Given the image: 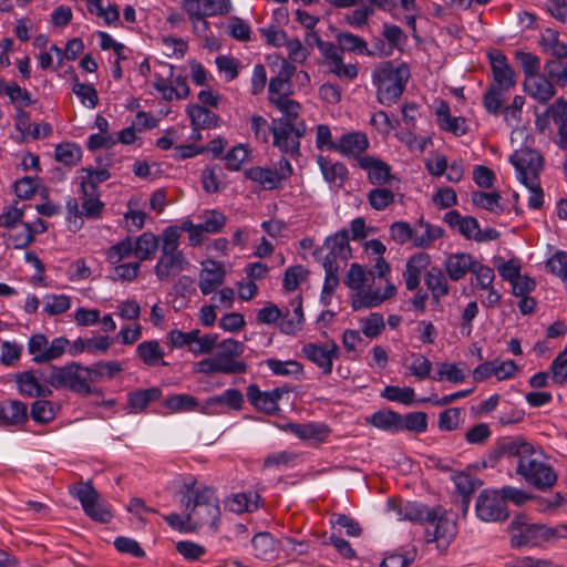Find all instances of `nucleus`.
<instances>
[{"mask_svg": "<svg viewBox=\"0 0 567 567\" xmlns=\"http://www.w3.org/2000/svg\"><path fill=\"white\" fill-rule=\"evenodd\" d=\"M177 494L193 530L204 526L216 529L220 507L212 487L198 484L196 478L189 477L183 482Z\"/></svg>", "mask_w": 567, "mask_h": 567, "instance_id": "f257e3e1", "label": "nucleus"}, {"mask_svg": "<svg viewBox=\"0 0 567 567\" xmlns=\"http://www.w3.org/2000/svg\"><path fill=\"white\" fill-rule=\"evenodd\" d=\"M410 79V69L405 63L386 61L378 65L372 73L377 86L378 101L383 105L395 103L402 95Z\"/></svg>", "mask_w": 567, "mask_h": 567, "instance_id": "f03ea898", "label": "nucleus"}, {"mask_svg": "<svg viewBox=\"0 0 567 567\" xmlns=\"http://www.w3.org/2000/svg\"><path fill=\"white\" fill-rule=\"evenodd\" d=\"M42 381L54 389H65L76 394L87 396L96 393L91 386L89 367L79 362L65 365H50L47 372H40Z\"/></svg>", "mask_w": 567, "mask_h": 567, "instance_id": "7ed1b4c3", "label": "nucleus"}, {"mask_svg": "<svg viewBox=\"0 0 567 567\" xmlns=\"http://www.w3.org/2000/svg\"><path fill=\"white\" fill-rule=\"evenodd\" d=\"M189 266L185 254L178 246L176 229L165 228L162 233V245L154 274L159 281H169L177 277Z\"/></svg>", "mask_w": 567, "mask_h": 567, "instance_id": "20e7f679", "label": "nucleus"}, {"mask_svg": "<svg viewBox=\"0 0 567 567\" xmlns=\"http://www.w3.org/2000/svg\"><path fill=\"white\" fill-rule=\"evenodd\" d=\"M525 460L517 463L516 474L538 489L551 487L557 480L554 470L542 460V454L533 449Z\"/></svg>", "mask_w": 567, "mask_h": 567, "instance_id": "39448f33", "label": "nucleus"}, {"mask_svg": "<svg viewBox=\"0 0 567 567\" xmlns=\"http://www.w3.org/2000/svg\"><path fill=\"white\" fill-rule=\"evenodd\" d=\"M306 132L307 125L305 122L272 121V145L282 154L297 157L301 154L300 140Z\"/></svg>", "mask_w": 567, "mask_h": 567, "instance_id": "423d86ee", "label": "nucleus"}, {"mask_svg": "<svg viewBox=\"0 0 567 567\" xmlns=\"http://www.w3.org/2000/svg\"><path fill=\"white\" fill-rule=\"evenodd\" d=\"M70 492L80 501L84 513L93 520L107 523L112 519L111 508L101 499L99 492L93 487L91 481L80 482L71 487Z\"/></svg>", "mask_w": 567, "mask_h": 567, "instance_id": "0eeeda50", "label": "nucleus"}, {"mask_svg": "<svg viewBox=\"0 0 567 567\" xmlns=\"http://www.w3.org/2000/svg\"><path fill=\"white\" fill-rule=\"evenodd\" d=\"M174 66L167 63H159L155 72L154 87L166 101L174 99H186L189 95V86L186 78L176 76L173 79Z\"/></svg>", "mask_w": 567, "mask_h": 567, "instance_id": "6e6552de", "label": "nucleus"}, {"mask_svg": "<svg viewBox=\"0 0 567 567\" xmlns=\"http://www.w3.org/2000/svg\"><path fill=\"white\" fill-rule=\"evenodd\" d=\"M509 162L515 167L522 184L537 186L538 175L544 166L543 156L537 151L532 148L518 150L509 157Z\"/></svg>", "mask_w": 567, "mask_h": 567, "instance_id": "1a4fd4ad", "label": "nucleus"}, {"mask_svg": "<svg viewBox=\"0 0 567 567\" xmlns=\"http://www.w3.org/2000/svg\"><path fill=\"white\" fill-rule=\"evenodd\" d=\"M456 535V523L445 509L435 507L426 523V540L435 542L437 548H446Z\"/></svg>", "mask_w": 567, "mask_h": 567, "instance_id": "9d476101", "label": "nucleus"}, {"mask_svg": "<svg viewBox=\"0 0 567 567\" xmlns=\"http://www.w3.org/2000/svg\"><path fill=\"white\" fill-rule=\"evenodd\" d=\"M476 516L486 523L504 522L508 518L507 505L498 491L484 489L475 504Z\"/></svg>", "mask_w": 567, "mask_h": 567, "instance_id": "9b49d317", "label": "nucleus"}, {"mask_svg": "<svg viewBox=\"0 0 567 567\" xmlns=\"http://www.w3.org/2000/svg\"><path fill=\"white\" fill-rule=\"evenodd\" d=\"M508 529L512 533L511 543L514 547L538 546L546 543V525L527 524L517 517L509 523Z\"/></svg>", "mask_w": 567, "mask_h": 567, "instance_id": "f8f14e48", "label": "nucleus"}, {"mask_svg": "<svg viewBox=\"0 0 567 567\" xmlns=\"http://www.w3.org/2000/svg\"><path fill=\"white\" fill-rule=\"evenodd\" d=\"M303 355L326 375L331 374L333 360L339 357V347L334 341H327L323 344L307 343L302 347Z\"/></svg>", "mask_w": 567, "mask_h": 567, "instance_id": "ddd939ff", "label": "nucleus"}, {"mask_svg": "<svg viewBox=\"0 0 567 567\" xmlns=\"http://www.w3.org/2000/svg\"><path fill=\"white\" fill-rule=\"evenodd\" d=\"M217 347L218 352L215 357L220 365L227 367L224 373L236 374L247 371V365L244 361L235 360L244 353L245 344L243 342L235 339H225Z\"/></svg>", "mask_w": 567, "mask_h": 567, "instance_id": "4468645a", "label": "nucleus"}, {"mask_svg": "<svg viewBox=\"0 0 567 567\" xmlns=\"http://www.w3.org/2000/svg\"><path fill=\"white\" fill-rule=\"evenodd\" d=\"M289 390L286 386L276 388L271 391H261L258 385L250 384L247 388V399L250 404L260 412L275 414L279 411L278 401Z\"/></svg>", "mask_w": 567, "mask_h": 567, "instance_id": "2eb2a0df", "label": "nucleus"}, {"mask_svg": "<svg viewBox=\"0 0 567 567\" xmlns=\"http://www.w3.org/2000/svg\"><path fill=\"white\" fill-rule=\"evenodd\" d=\"M244 402L243 393L237 389H227L220 395L206 399L200 406V413L216 415L223 413L225 406L240 410Z\"/></svg>", "mask_w": 567, "mask_h": 567, "instance_id": "dca6fc26", "label": "nucleus"}, {"mask_svg": "<svg viewBox=\"0 0 567 567\" xmlns=\"http://www.w3.org/2000/svg\"><path fill=\"white\" fill-rule=\"evenodd\" d=\"M369 140L362 132H349L340 136L336 145H331L332 151L339 152L342 156L348 158H362V154L369 147Z\"/></svg>", "mask_w": 567, "mask_h": 567, "instance_id": "f3484780", "label": "nucleus"}, {"mask_svg": "<svg viewBox=\"0 0 567 567\" xmlns=\"http://www.w3.org/2000/svg\"><path fill=\"white\" fill-rule=\"evenodd\" d=\"M491 68L494 82L491 86L509 91L516 84L515 72L508 64L507 58L501 53H489Z\"/></svg>", "mask_w": 567, "mask_h": 567, "instance_id": "a211bd4d", "label": "nucleus"}, {"mask_svg": "<svg viewBox=\"0 0 567 567\" xmlns=\"http://www.w3.org/2000/svg\"><path fill=\"white\" fill-rule=\"evenodd\" d=\"M41 371H38L39 378L33 371H24L16 375L18 389L22 395L29 398H47L52 395L51 385L40 381L42 377Z\"/></svg>", "mask_w": 567, "mask_h": 567, "instance_id": "6ab92c4d", "label": "nucleus"}, {"mask_svg": "<svg viewBox=\"0 0 567 567\" xmlns=\"http://www.w3.org/2000/svg\"><path fill=\"white\" fill-rule=\"evenodd\" d=\"M323 249L329 252L323 257L322 261L338 262V259L348 260L351 257V248L349 245V234L347 229H342L334 235L328 237L323 247L316 251L315 255L320 254Z\"/></svg>", "mask_w": 567, "mask_h": 567, "instance_id": "aec40b11", "label": "nucleus"}, {"mask_svg": "<svg viewBox=\"0 0 567 567\" xmlns=\"http://www.w3.org/2000/svg\"><path fill=\"white\" fill-rule=\"evenodd\" d=\"M359 167L367 171L368 179L373 185L384 186L394 179L390 165L374 156L359 158Z\"/></svg>", "mask_w": 567, "mask_h": 567, "instance_id": "412c9836", "label": "nucleus"}, {"mask_svg": "<svg viewBox=\"0 0 567 567\" xmlns=\"http://www.w3.org/2000/svg\"><path fill=\"white\" fill-rule=\"evenodd\" d=\"M430 255L423 251L413 255L406 261L403 279L408 290L412 291L417 289L421 280V274L430 266Z\"/></svg>", "mask_w": 567, "mask_h": 567, "instance_id": "4be33fe9", "label": "nucleus"}, {"mask_svg": "<svg viewBox=\"0 0 567 567\" xmlns=\"http://www.w3.org/2000/svg\"><path fill=\"white\" fill-rule=\"evenodd\" d=\"M225 280V270L223 266L214 260H207L203 264L199 274V289L203 295H209L221 286Z\"/></svg>", "mask_w": 567, "mask_h": 567, "instance_id": "5701e85b", "label": "nucleus"}, {"mask_svg": "<svg viewBox=\"0 0 567 567\" xmlns=\"http://www.w3.org/2000/svg\"><path fill=\"white\" fill-rule=\"evenodd\" d=\"M525 92L539 103H547L556 94V89L544 74H537L524 80Z\"/></svg>", "mask_w": 567, "mask_h": 567, "instance_id": "b1692460", "label": "nucleus"}, {"mask_svg": "<svg viewBox=\"0 0 567 567\" xmlns=\"http://www.w3.org/2000/svg\"><path fill=\"white\" fill-rule=\"evenodd\" d=\"M28 420L27 404L18 400L0 402V426H17Z\"/></svg>", "mask_w": 567, "mask_h": 567, "instance_id": "393cba45", "label": "nucleus"}, {"mask_svg": "<svg viewBox=\"0 0 567 567\" xmlns=\"http://www.w3.org/2000/svg\"><path fill=\"white\" fill-rule=\"evenodd\" d=\"M476 259L467 252H455L449 255L444 260V269L449 278L458 281L471 272Z\"/></svg>", "mask_w": 567, "mask_h": 567, "instance_id": "a878e982", "label": "nucleus"}, {"mask_svg": "<svg viewBox=\"0 0 567 567\" xmlns=\"http://www.w3.org/2000/svg\"><path fill=\"white\" fill-rule=\"evenodd\" d=\"M426 288L430 290L433 301L440 302L441 298L450 292V285L443 270L432 267L424 277Z\"/></svg>", "mask_w": 567, "mask_h": 567, "instance_id": "bb28decb", "label": "nucleus"}, {"mask_svg": "<svg viewBox=\"0 0 567 567\" xmlns=\"http://www.w3.org/2000/svg\"><path fill=\"white\" fill-rule=\"evenodd\" d=\"M533 449L534 446L526 441L507 439L497 445L495 454L496 457L517 458L518 463L529 456Z\"/></svg>", "mask_w": 567, "mask_h": 567, "instance_id": "cd10ccee", "label": "nucleus"}, {"mask_svg": "<svg viewBox=\"0 0 567 567\" xmlns=\"http://www.w3.org/2000/svg\"><path fill=\"white\" fill-rule=\"evenodd\" d=\"M162 235L159 237L152 233H143L133 243L134 256L143 261L154 257L156 250L161 249Z\"/></svg>", "mask_w": 567, "mask_h": 567, "instance_id": "c85d7f7f", "label": "nucleus"}, {"mask_svg": "<svg viewBox=\"0 0 567 567\" xmlns=\"http://www.w3.org/2000/svg\"><path fill=\"white\" fill-rule=\"evenodd\" d=\"M260 495L258 493L243 492L233 494L227 501L226 506L236 514L254 512L259 507Z\"/></svg>", "mask_w": 567, "mask_h": 567, "instance_id": "c756f323", "label": "nucleus"}, {"mask_svg": "<svg viewBox=\"0 0 567 567\" xmlns=\"http://www.w3.org/2000/svg\"><path fill=\"white\" fill-rule=\"evenodd\" d=\"M83 195L82 215L86 218H99L103 212L104 204L99 199L97 192L90 184H81Z\"/></svg>", "mask_w": 567, "mask_h": 567, "instance_id": "7c9ffc66", "label": "nucleus"}, {"mask_svg": "<svg viewBox=\"0 0 567 567\" xmlns=\"http://www.w3.org/2000/svg\"><path fill=\"white\" fill-rule=\"evenodd\" d=\"M317 163L320 167L322 176L327 183H336L337 181L342 184L348 177V169L344 164L340 162H331L329 158L319 155Z\"/></svg>", "mask_w": 567, "mask_h": 567, "instance_id": "2f4dec72", "label": "nucleus"}, {"mask_svg": "<svg viewBox=\"0 0 567 567\" xmlns=\"http://www.w3.org/2000/svg\"><path fill=\"white\" fill-rule=\"evenodd\" d=\"M543 50L556 59L567 58V43L559 40V33L553 29H546L539 40Z\"/></svg>", "mask_w": 567, "mask_h": 567, "instance_id": "473e14b6", "label": "nucleus"}, {"mask_svg": "<svg viewBox=\"0 0 567 567\" xmlns=\"http://www.w3.org/2000/svg\"><path fill=\"white\" fill-rule=\"evenodd\" d=\"M187 114L195 131L215 127L218 122L217 114L198 104L189 105Z\"/></svg>", "mask_w": 567, "mask_h": 567, "instance_id": "72a5a7b5", "label": "nucleus"}, {"mask_svg": "<svg viewBox=\"0 0 567 567\" xmlns=\"http://www.w3.org/2000/svg\"><path fill=\"white\" fill-rule=\"evenodd\" d=\"M248 179L261 185L265 189H276L280 187L277 172L271 168L255 166L245 172Z\"/></svg>", "mask_w": 567, "mask_h": 567, "instance_id": "f704fd0d", "label": "nucleus"}, {"mask_svg": "<svg viewBox=\"0 0 567 567\" xmlns=\"http://www.w3.org/2000/svg\"><path fill=\"white\" fill-rule=\"evenodd\" d=\"M414 228V246L420 248L429 247L434 240L443 235V229L441 227L431 225L422 219Z\"/></svg>", "mask_w": 567, "mask_h": 567, "instance_id": "c9c22d12", "label": "nucleus"}, {"mask_svg": "<svg viewBox=\"0 0 567 567\" xmlns=\"http://www.w3.org/2000/svg\"><path fill=\"white\" fill-rule=\"evenodd\" d=\"M138 358L147 365L154 367L159 361L163 365L167 363L163 361L164 351L162 350L159 342L156 340L144 341L136 348Z\"/></svg>", "mask_w": 567, "mask_h": 567, "instance_id": "e433bc0d", "label": "nucleus"}, {"mask_svg": "<svg viewBox=\"0 0 567 567\" xmlns=\"http://www.w3.org/2000/svg\"><path fill=\"white\" fill-rule=\"evenodd\" d=\"M164 405L166 409L174 413L190 411L200 412L202 406L195 396L186 393L175 394L167 398L164 402Z\"/></svg>", "mask_w": 567, "mask_h": 567, "instance_id": "4c0bfd02", "label": "nucleus"}, {"mask_svg": "<svg viewBox=\"0 0 567 567\" xmlns=\"http://www.w3.org/2000/svg\"><path fill=\"white\" fill-rule=\"evenodd\" d=\"M337 43L342 51L355 52L359 54L371 55L368 43L361 38L350 32H338L336 34Z\"/></svg>", "mask_w": 567, "mask_h": 567, "instance_id": "58836bf2", "label": "nucleus"}, {"mask_svg": "<svg viewBox=\"0 0 567 567\" xmlns=\"http://www.w3.org/2000/svg\"><path fill=\"white\" fill-rule=\"evenodd\" d=\"M256 557L269 560L276 555V543L269 533H258L251 539Z\"/></svg>", "mask_w": 567, "mask_h": 567, "instance_id": "ea45409f", "label": "nucleus"}, {"mask_svg": "<svg viewBox=\"0 0 567 567\" xmlns=\"http://www.w3.org/2000/svg\"><path fill=\"white\" fill-rule=\"evenodd\" d=\"M162 392L158 388H151L132 392L128 395L130 408L135 413L142 412L151 402L158 400Z\"/></svg>", "mask_w": 567, "mask_h": 567, "instance_id": "a19ab883", "label": "nucleus"}, {"mask_svg": "<svg viewBox=\"0 0 567 567\" xmlns=\"http://www.w3.org/2000/svg\"><path fill=\"white\" fill-rule=\"evenodd\" d=\"M272 104L282 113V117L276 118L275 121H287L288 123L305 122L299 118L301 105L289 99L288 96L272 97Z\"/></svg>", "mask_w": 567, "mask_h": 567, "instance_id": "79ce46f5", "label": "nucleus"}, {"mask_svg": "<svg viewBox=\"0 0 567 567\" xmlns=\"http://www.w3.org/2000/svg\"><path fill=\"white\" fill-rule=\"evenodd\" d=\"M370 422L373 426L383 431L399 432L401 414L391 410H382L371 415Z\"/></svg>", "mask_w": 567, "mask_h": 567, "instance_id": "37998d69", "label": "nucleus"}, {"mask_svg": "<svg viewBox=\"0 0 567 567\" xmlns=\"http://www.w3.org/2000/svg\"><path fill=\"white\" fill-rule=\"evenodd\" d=\"M453 480L457 491L462 495V504L465 514L470 506V496L481 485V482L477 478H474L472 475L465 473L456 474Z\"/></svg>", "mask_w": 567, "mask_h": 567, "instance_id": "c03bdc74", "label": "nucleus"}, {"mask_svg": "<svg viewBox=\"0 0 567 567\" xmlns=\"http://www.w3.org/2000/svg\"><path fill=\"white\" fill-rule=\"evenodd\" d=\"M87 367L91 383L100 382L104 378L112 379L123 370L121 363L117 361H100Z\"/></svg>", "mask_w": 567, "mask_h": 567, "instance_id": "a18cd8bd", "label": "nucleus"}, {"mask_svg": "<svg viewBox=\"0 0 567 567\" xmlns=\"http://www.w3.org/2000/svg\"><path fill=\"white\" fill-rule=\"evenodd\" d=\"M367 199L374 210L381 212L394 203L395 194L388 187L379 186L368 193Z\"/></svg>", "mask_w": 567, "mask_h": 567, "instance_id": "49530a36", "label": "nucleus"}, {"mask_svg": "<svg viewBox=\"0 0 567 567\" xmlns=\"http://www.w3.org/2000/svg\"><path fill=\"white\" fill-rule=\"evenodd\" d=\"M471 274L473 287L481 290L489 289L495 279L494 270L477 260H475Z\"/></svg>", "mask_w": 567, "mask_h": 567, "instance_id": "de8ad7c7", "label": "nucleus"}, {"mask_svg": "<svg viewBox=\"0 0 567 567\" xmlns=\"http://www.w3.org/2000/svg\"><path fill=\"white\" fill-rule=\"evenodd\" d=\"M507 92V90L489 85L483 96V104L486 111L493 115H497L499 112H502Z\"/></svg>", "mask_w": 567, "mask_h": 567, "instance_id": "09e8293b", "label": "nucleus"}, {"mask_svg": "<svg viewBox=\"0 0 567 567\" xmlns=\"http://www.w3.org/2000/svg\"><path fill=\"white\" fill-rule=\"evenodd\" d=\"M501 195L498 193H484V192H473L472 193V202L477 207L489 210L492 213H501L504 210L503 205L501 204Z\"/></svg>", "mask_w": 567, "mask_h": 567, "instance_id": "8fccbe9b", "label": "nucleus"}, {"mask_svg": "<svg viewBox=\"0 0 567 567\" xmlns=\"http://www.w3.org/2000/svg\"><path fill=\"white\" fill-rule=\"evenodd\" d=\"M383 296L380 289H372L369 288L365 291H359L353 298H352V308L353 310H360L364 308H373L382 303Z\"/></svg>", "mask_w": 567, "mask_h": 567, "instance_id": "3c124183", "label": "nucleus"}, {"mask_svg": "<svg viewBox=\"0 0 567 567\" xmlns=\"http://www.w3.org/2000/svg\"><path fill=\"white\" fill-rule=\"evenodd\" d=\"M34 239V231L29 223H22L20 228H12L8 235L9 245L13 248H24Z\"/></svg>", "mask_w": 567, "mask_h": 567, "instance_id": "603ef678", "label": "nucleus"}, {"mask_svg": "<svg viewBox=\"0 0 567 567\" xmlns=\"http://www.w3.org/2000/svg\"><path fill=\"white\" fill-rule=\"evenodd\" d=\"M30 414L37 423H50L55 417V408L51 401L38 400L31 404Z\"/></svg>", "mask_w": 567, "mask_h": 567, "instance_id": "864d4df0", "label": "nucleus"}, {"mask_svg": "<svg viewBox=\"0 0 567 567\" xmlns=\"http://www.w3.org/2000/svg\"><path fill=\"white\" fill-rule=\"evenodd\" d=\"M49 341L44 334L38 333L30 337L28 341V351L33 357L35 363L48 362Z\"/></svg>", "mask_w": 567, "mask_h": 567, "instance_id": "5fc2aeb1", "label": "nucleus"}, {"mask_svg": "<svg viewBox=\"0 0 567 567\" xmlns=\"http://www.w3.org/2000/svg\"><path fill=\"white\" fill-rule=\"evenodd\" d=\"M265 363L276 375L288 377L302 372V365L295 360L280 361L278 359L270 358L267 359Z\"/></svg>", "mask_w": 567, "mask_h": 567, "instance_id": "6e6d98bb", "label": "nucleus"}, {"mask_svg": "<svg viewBox=\"0 0 567 567\" xmlns=\"http://www.w3.org/2000/svg\"><path fill=\"white\" fill-rule=\"evenodd\" d=\"M55 159L68 166L76 165L81 159V148L73 143L59 144L54 152Z\"/></svg>", "mask_w": 567, "mask_h": 567, "instance_id": "4d7b16f0", "label": "nucleus"}, {"mask_svg": "<svg viewBox=\"0 0 567 567\" xmlns=\"http://www.w3.org/2000/svg\"><path fill=\"white\" fill-rule=\"evenodd\" d=\"M384 399L410 405L414 401V390L410 386L386 385L381 394Z\"/></svg>", "mask_w": 567, "mask_h": 567, "instance_id": "13d9d810", "label": "nucleus"}, {"mask_svg": "<svg viewBox=\"0 0 567 567\" xmlns=\"http://www.w3.org/2000/svg\"><path fill=\"white\" fill-rule=\"evenodd\" d=\"M426 414L424 412H411L401 415L400 431L408 430L411 432L422 433L427 427Z\"/></svg>", "mask_w": 567, "mask_h": 567, "instance_id": "bf43d9fd", "label": "nucleus"}, {"mask_svg": "<svg viewBox=\"0 0 567 567\" xmlns=\"http://www.w3.org/2000/svg\"><path fill=\"white\" fill-rule=\"evenodd\" d=\"M44 300L43 310L50 316L64 313L71 307V300L65 295H48Z\"/></svg>", "mask_w": 567, "mask_h": 567, "instance_id": "052dcab7", "label": "nucleus"}, {"mask_svg": "<svg viewBox=\"0 0 567 567\" xmlns=\"http://www.w3.org/2000/svg\"><path fill=\"white\" fill-rule=\"evenodd\" d=\"M72 91L84 105L93 109L99 104V95L93 85L81 83L76 79L73 84Z\"/></svg>", "mask_w": 567, "mask_h": 567, "instance_id": "680f3d73", "label": "nucleus"}, {"mask_svg": "<svg viewBox=\"0 0 567 567\" xmlns=\"http://www.w3.org/2000/svg\"><path fill=\"white\" fill-rule=\"evenodd\" d=\"M515 58L524 71L525 79L539 74L540 60L537 55L525 51H517Z\"/></svg>", "mask_w": 567, "mask_h": 567, "instance_id": "e2e57ef3", "label": "nucleus"}, {"mask_svg": "<svg viewBox=\"0 0 567 567\" xmlns=\"http://www.w3.org/2000/svg\"><path fill=\"white\" fill-rule=\"evenodd\" d=\"M132 254H134L133 241L130 237H127V238L123 239L122 241L110 247L106 256H107V260L111 264L116 265L121 260L130 257Z\"/></svg>", "mask_w": 567, "mask_h": 567, "instance_id": "0e129e2a", "label": "nucleus"}, {"mask_svg": "<svg viewBox=\"0 0 567 567\" xmlns=\"http://www.w3.org/2000/svg\"><path fill=\"white\" fill-rule=\"evenodd\" d=\"M309 271L301 265L289 267L285 271L284 288L287 291L296 290L299 285L307 278Z\"/></svg>", "mask_w": 567, "mask_h": 567, "instance_id": "69168bd1", "label": "nucleus"}, {"mask_svg": "<svg viewBox=\"0 0 567 567\" xmlns=\"http://www.w3.org/2000/svg\"><path fill=\"white\" fill-rule=\"evenodd\" d=\"M415 228L406 221H395L390 226V236L399 245L411 240L414 244Z\"/></svg>", "mask_w": 567, "mask_h": 567, "instance_id": "338daca9", "label": "nucleus"}, {"mask_svg": "<svg viewBox=\"0 0 567 567\" xmlns=\"http://www.w3.org/2000/svg\"><path fill=\"white\" fill-rule=\"evenodd\" d=\"M546 267L551 274L567 281V251H557L554 254L548 259Z\"/></svg>", "mask_w": 567, "mask_h": 567, "instance_id": "774afa93", "label": "nucleus"}]
</instances>
